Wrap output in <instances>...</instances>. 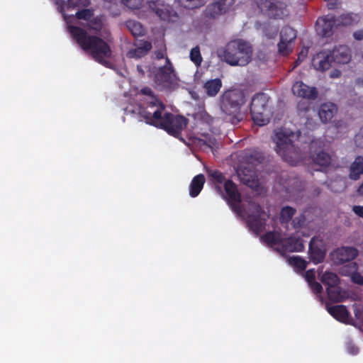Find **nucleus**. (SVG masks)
Masks as SVG:
<instances>
[{"instance_id": "f257e3e1", "label": "nucleus", "mask_w": 363, "mask_h": 363, "mask_svg": "<svg viewBox=\"0 0 363 363\" xmlns=\"http://www.w3.org/2000/svg\"><path fill=\"white\" fill-rule=\"evenodd\" d=\"M139 115L147 124L162 129L175 138H179L189 123L183 116L165 111L164 104L158 99L145 107H140Z\"/></svg>"}, {"instance_id": "f03ea898", "label": "nucleus", "mask_w": 363, "mask_h": 363, "mask_svg": "<svg viewBox=\"0 0 363 363\" xmlns=\"http://www.w3.org/2000/svg\"><path fill=\"white\" fill-rule=\"evenodd\" d=\"M68 30L73 39L84 51H89L92 57L99 63L106 65V59L111 57L112 51L109 45L96 35H90L86 30L75 26H69Z\"/></svg>"}, {"instance_id": "7ed1b4c3", "label": "nucleus", "mask_w": 363, "mask_h": 363, "mask_svg": "<svg viewBox=\"0 0 363 363\" xmlns=\"http://www.w3.org/2000/svg\"><path fill=\"white\" fill-rule=\"evenodd\" d=\"M245 103L242 91L237 89L225 91L219 97V107L225 115V119L233 125L238 124L243 119L241 108Z\"/></svg>"}, {"instance_id": "20e7f679", "label": "nucleus", "mask_w": 363, "mask_h": 363, "mask_svg": "<svg viewBox=\"0 0 363 363\" xmlns=\"http://www.w3.org/2000/svg\"><path fill=\"white\" fill-rule=\"evenodd\" d=\"M218 55L225 62L232 66H245L252 59V48L247 41L235 39L228 42L223 48L220 49Z\"/></svg>"}, {"instance_id": "39448f33", "label": "nucleus", "mask_w": 363, "mask_h": 363, "mask_svg": "<svg viewBox=\"0 0 363 363\" xmlns=\"http://www.w3.org/2000/svg\"><path fill=\"white\" fill-rule=\"evenodd\" d=\"M269 101V97L264 93H258L252 99L250 113L254 123L259 126L264 125L269 121L271 111Z\"/></svg>"}, {"instance_id": "423d86ee", "label": "nucleus", "mask_w": 363, "mask_h": 363, "mask_svg": "<svg viewBox=\"0 0 363 363\" xmlns=\"http://www.w3.org/2000/svg\"><path fill=\"white\" fill-rule=\"evenodd\" d=\"M293 138H294V132L286 128H280L277 130L273 138L276 143V152L286 161L291 157V154L296 152Z\"/></svg>"}, {"instance_id": "0eeeda50", "label": "nucleus", "mask_w": 363, "mask_h": 363, "mask_svg": "<svg viewBox=\"0 0 363 363\" xmlns=\"http://www.w3.org/2000/svg\"><path fill=\"white\" fill-rule=\"evenodd\" d=\"M248 211L247 226L255 235H258L265 229L268 216L265 214L259 203L252 201L249 203Z\"/></svg>"}, {"instance_id": "6e6552de", "label": "nucleus", "mask_w": 363, "mask_h": 363, "mask_svg": "<svg viewBox=\"0 0 363 363\" xmlns=\"http://www.w3.org/2000/svg\"><path fill=\"white\" fill-rule=\"evenodd\" d=\"M166 64L160 67L155 74V82L163 89L171 90L176 85V74L174 67L166 57Z\"/></svg>"}, {"instance_id": "1a4fd4ad", "label": "nucleus", "mask_w": 363, "mask_h": 363, "mask_svg": "<svg viewBox=\"0 0 363 363\" xmlns=\"http://www.w3.org/2000/svg\"><path fill=\"white\" fill-rule=\"evenodd\" d=\"M233 4L234 0H213L206 7L203 16L209 19H216L227 13Z\"/></svg>"}, {"instance_id": "9d476101", "label": "nucleus", "mask_w": 363, "mask_h": 363, "mask_svg": "<svg viewBox=\"0 0 363 363\" xmlns=\"http://www.w3.org/2000/svg\"><path fill=\"white\" fill-rule=\"evenodd\" d=\"M240 181L252 189L258 190L259 182L255 168L241 165L236 171Z\"/></svg>"}, {"instance_id": "9b49d317", "label": "nucleus", "mask_w": 363, "mask_h": 363, "mask_svg": "<svg viewBox=\"0 0 363 363\" xmlns=\"http://www.w3.org/2000/svg\"><path fill=\"white\" fill-rule=\"evenodd\" d=\"M224 189L233 211L238 214H241L242 213V208L240 206L241 196L236 184L232 180L228 179L224 183Z\"/></svg>"}, {"instance_id": "f8f14e48", "label": "nucleus", "mask_w": 363, "mask_h": 363, "mask_svg": "<svg viewBox=\"0 0 363 363\" xmlns=\"http://www.w3.org/2000/svg\"><path fill=\"white\" fill-rule=\"evenodd\" d=\"M332 259L337 265L353 261L358 256V251L353 247L337 248L332 254Z\"/></svg>"}, {"instance_id": "ddd939ff", "label": "nucleus", "mask_w": 363, "mask_h": 363, "mask_svg": "<svg viewBox=\"0 0 363 363\" xmlns=\"http://www.w3.org/2000/svg\"><path fill=\"white\" fill-rule=\"evenodd\" d=\"M261 12L270 18H281L283 15L280 4L272 0H255Z\"/></svg>"}, {"instance_id": "4468645a", "label": "nucleus", "mask_w": 363, "mask_h": 363, "mask_svg": "<svg viewBox=\"0 0 363 363\" xmlns=\"http://www.w3.org/2000/svg\"><path fill=\"white\" fill-rule=\"evenodd\" d=\"M304 249L303 240L296 235H291L288 238H282L280 248L277 249L281 253L301 252Z\"/></svg>"}, {"instance_id": "2eb2a0df", "label": "nucleus", "mask_w": 363, "mask_h": 363, "mask_svg": "<svg viewBox=\"0 0 363 363\" xmlns=\"http://www.w3.org/2000/svg\"><path fill=\"white\" fill-rule=\"evenodd\" d=\"M291 90L295 96L300 98L315 100L318 97V91L315 87H311L301 81L296 82Z\"/></svg>"}, {"instance_id": "dca6fc26", "label": "nucleus", "mask_w": 363, "mask_h": 363, "mask_svg": "<svg viewBox=\"0 0 363 363\" xmlns=\"http://www.w3.org/2000/svg\"><path fill=\"white\" fill-rule=\"evenodd\" d=\"M149 9L155 13L162 21H169L171 18V9L169 5L161 0L148 1Z\"/></svg>"}, {"instance_id": "f3484780", "label": "nucleus", "mask_w": 363, "mask_h": 363, "mask_svg": "<svg viewBox=\"0 0 363 363\" xmlns=\"http://www.w3.org/2000/svg\"><path fill=\"white\" fill-rule=\"evenodd\" d=\"M335 23L334 16H324L319 18L316 21V30L323 37H330L333 33V27Z\"/></svg>"}, {"instance_id": "a211bd4d", "label": "nucleus", "mask_w": 363, "mask_h": 363, "mask_svg": "<svg viewBox=\"0 0 363 363\" xmlns=\"http://www.w3.org/2000/svg\"><path fill=\"white\" fill-rule=\"evenodd\" d=\"M333 62L337 64H347L351 60V50L345 45L335 47L333 50H329Z\"/></svg>"}, {"instance_id": "6ab92c4d", "label": "nucleus", "mask_w": 363, "mask_h": 363, "mask_svg": "<svg viewBox=\"0 0 363 363\" xmlns=\"http://www.w3.org/2000/svg\"><path fill=\"white\" fill-rule=\"evenodd\" d=\"M333 60L329 50H323L317 53L313 59V66L319 71H325L331 67Z\"/></svg>"}, {"instance_id": "aec40b11", "label": "nucleus", "mask_w": 363, "mask_h": 363, "mask_svg": "<svg viewBox=\"0 0 363 363\" xmlns=\"http://www.w3.org/2000/svg\"><path fill=\"white\" fill-rule=\"evenodd\" d=\"M337 111V107L335 104L324 103L319 108L318 116L321 121L326 123L332 120Z\"/></svg>"}, {"instance_id": "412c9836", "label": "nucleus", "mask_w": 363, "mask_h": 363, "mask_svg": "<svg viewBox=\"0 0 363 363\" xmlns=\"http://www.w3.org/2000/svg\"><path fill=\"white\" fill-rule=\"evenodd\" d=\"M242 160L247 165H252L254 168L255 166L263 162L264 156L262 152L256 150H246L242 153Z\"/></svg>"}, {"instance_id": "4be33fe9", "label": "nucleus", "mask_w": 363, "mask_h": 363, "mask_svg": "<svg viewBox=\"0 0 363 363\" xmlns=\"http://www.w3.org/2000/svg\"><path fill=\"white\" fill-rule=\"evenodd\" d=\"M327 311L334 318L342 323H347L350 317L349 311L344 305L327 306Z\"/></svg>"}, {"instance_id": "5701e85b", "label": "nucleus", "mask_w": 363, "mask_h": 363, "mask_svg": "<svg viewBox=\"0 0 363 363\" xmlns=\"http://www.w3.org/2000/svg\"><path fill=\"white\" fill-rule=\"evenodd\" d=\"M282 235L278 231H269L260 237L261 240L267 245L274 247L278 246L280 248L282 241Z\"/></svg>"}, {"instance_id": "b1692460", "label": "nucleus", "mask_w": 363, "mask_h": 363, "mask_svg": "<svg viewBox=\"0 0 363 363\" xmlns=\"http://www.w3.org/2000/svg\"><path fill=\"white\" fill-rule=\"evenodd\" d=\"M205 183V177L202 174L195 176L189 185V195L194 198L196 197L202 190Z\"/></svg>"}, {"instance_id": "393cba45", "label": "nucleus", "mask_w": 363, "mask_h": 363, "mask_svg": "<svg viewBox=\"0 0 363 363\" xmlns=\"http://www.w3.org/2000/svg\"><path fill=\"white\" fill-rule=\"evenodd\" d=\"M222 87V81L219 78L206 81L203 84V89L210 97L216 96Z\"/></svg>"}, {"instance_id": "a878e982", "label": "nucleus", "mask_w": 363, "mask_h": 363, "mask_svg": "<svg viewBox=\"0 0 363 363\" xmlns=\"http://www.w3.org/2000/svg\"><path fill=\"white\" fill-rule=\"evenodd\" d=\"M363 174V157L357 156L351 164L349 177L352 180H357Z\"/></svg>"}, {"instance_id": "bb28decb", "label": "nucleus", "mask_w": 363, "mask_h": 363, "mask_svg": "<svg viewBox=\"0 0 363 363\" xmlns=\"http://www.w3.org/2000/svg\"><path fill=\"white\" fill-rule=\"evenodd\" d=\"M152 49V44L150 42L145 40L143 41L140 46L133 49L128 52V56L130 57L140 58Z\"/></svg>"}, {"instance_id": "cd10ccee", "label": "nucleus", "mask_w": 363, "mask_h": 363, "mask_svg": "<svg viewBox=\"0 0 363 363\" xmlns=\"http://www.w3.org/2000/svg\"><path fill=\"white\" fill-rule=\"evenodd\" d=\"M327 294L329 300L335 303H340L343 301L345 294L339 285H335L332 287H327Z\"/></svg>"}, {"instance_id": "c85d7f7f", "label": "nucleus", "mask_w": 363, "mask_h": 363, "mask_svg": "<svg viewBox=\"0 0 363 363\" xmlns=\"http://www.w3.org/2000/svg\"><path fill=\"white\" fill-rule=\"evenodd\" d=\"M321 282L327 287L339 285L340 279L335 273L325 272L320 277Z\"/></svg>"}, {"instance_id": "c756f323", "label": "nucleus", "mask_w": 363, "mask_h": 363, "mask_svg": "<svg viewBox=\"0 0 363 363\" xmlns=\"http://www.w3.org/2000/svg\"><path fill=\"white\" fill-rule=\"evenodd\" d=\"M309 255L311 259L315 264L322 262L325 258V252L318 247L313 246L312 240L309 244Z\"/></svg>"}, {"instance_id": "7c9ffc66", "label": "nucleus", "mask_w": 363, "mask_h": 363, "mask_svg": "<svg viewBox=\"0 0 363 363\" xmlns=\"http://www.w3.org/2000/svg\"><path fill=\"white\" fill-rule=\"evenodd\" d=\"M104 20L103 16H92L87 23V27L96 33H99L104 29Z\"/></svg>"}, {"instance_id": "2f4dec72", "label": "nucleus", "mask_w": 363, "mask_h": 363, "mask_svg": "<svg viewBox=\"0 0 363 363\" xmlns=\"http://www.w3.org/2000/svg\"><path fill=\"white\" fill-rule=\"evenodd\" d=\"M208 174L211 178V181L216 184V188L218 191L222 193L221 187L219 186L220 184H224L225 180V175L218 170H208Z\"/></svg>"}, {"instance_id": "473e14b6", "label": "nucleus", "mask_w": 363, "mask_h": 363, "mask_svg": "<svg viewBox=\"0 0 363 363\" xmlns=\"http://www.w3.org/2000/svg\"><path fill=\"white\" fill-rule=\"evenodd\" d=\"M126 26L134 36H142L145 35V28L140 22L129 20L126 22Z\"/></svg>"}, {"instance_id": "72a5a7b5", "label": "nucleus", "mask_w": 363, "mask_h": 363, "mask_svg": "<svg viewBox=\"0 0 363 363\" xmlns=\"http://www.w3.org/2000/svg\"><path fill=\"white\" fill-rule=\"evenodd\" d=\"M296 38V30L290 26H284L280 31V39L292 43Z\"/></svg>"}, {"instance_id": "f704fd0d", "label": "nucleus", "mask_w": 363, "mask_h": 363, "mask_svg": "<svg viewBox=\"0 0 363 363\" xmlns=\"http://www.w3.org/2000/svg\"><path fill=\"white\" fill-rule=\"evenodd\" d=\"M289 263L294 267L296 272H303L307 267L306 260L298 256H293L289 258Z\"/></svg>"}, {"instance_id": "c9c22d12", "label": "nucleus", "mask_w": 363, "mask_h": 363, "mask_svg": "<svg viewBox=\"0 0 363 363\" xmlns=\"http://www.w3.org/2000/svg\"><path fill=\"white\" fill-rule=\"evenodd\" d=\"M313 160L317 164L326 167L331 163V157L328 153L320 151L315 155Z\"/></svg>"}, {"instance_id": "e433bc0d", "label": "nucleus", "mask_w": 363, "mask_h": 363, "mask_svg": "<svg viewBox=\"0 0 363 363\" xmlns=\"http://www.w3.org/2000/svg\"><path fill=\"white\" fill-rule=\"evenodd\" d=\"M342 267L340 269V273L342 276L350 277L355 271L358 270V264L353 261L342 264Z\"/></svg>"}, {"instance_id": "4c0bfd02", "label": "nucleus", "mask_w": 363, "mask_h": 363, "mask_svg": "<svg viewBox=\"0 0 363 363\" xmlns=\"http://www.w3.org/2000/svg\"><path fill=\"white\" fill-rule=\"evenodd\" d=\"M182 7L187 9H195L203 6L205 4L203 0H176Z\"/></svg>"}, {"instance_id": "58836bf2", "label": "nucleus", "mask_w": 363, "mask_h": 363, "mask_svg": "<svg viewBox=\"0 0 363 363\" xmlns=\"http://www.w3.org/2000/svg\"><path fill=\"white\" fill-rule=\"evenodd\" d=\"M296 213V209L291 206L283 207L280 212V221L281 223H288Z\"/></svg>"}, {"instance_id": "ea45409f", "label": "nucleus", "mask_w": 363, "mask_h": 363, "mask_svg": "<svg viewBox=\"0 0 363 363\" xmlns=\"http://www.w3.org/2000/svg\"><path fill=\"white\" fill-rule=\"evenodd\" d=\"M90 4L89 0H68L67 3V9H82L88 6Z\"/></svg>"}, {"instance_id": "a19ab883", "label": "nucleus", "mask_w": 363, "mask_h": 363, "mask_svg": "<svg viewBox=\"0 0 363 363\" xmlns=\"http://www.w3.org/2000/svg\"><path fill=\"white\" fill-rule=\"evenodd\" d=\"M278 51L282 55H288L292 52L291 43L280 39L277 45Z\"/></svg>"}, {"instance_id": "79ce46f5", "label": "nucleus", "mask_w": 363, "mask_h": 363, "mask_svg": "<svg viewBox=\"0 0 363 363\" xmlns=\"http://www.w3.org/2000/svg\"><path fill=\"white\" fill-rule=\"evenodd\" d=\"M94 16V12L91 9L82 8L79 9L76 13L75 16L79 20H85L88 22Z\"/></svg>"}, {"instance_id": "37998d69", "label": "nucleus", "mask_w": 363, "mask_h": 363, "mask_svg": "<svg viewBox=\"0 0 363 363\" xmlns=\"http://www.w3.org/2000/svg\"><path fill=\"white\" fill-rule=\"evenodd\" d=\"M190 59L196 65L199 66L201 65L202 57L199 46H196L191 50Z\"/></svg>"}, {"instance_id": "c03bdc74", "label": "nucleus", "mask_w": 363, "mask_h": 363, "mask_svg": "<svg viewBox=\"0 0 363 363\" xmlns=\"http://www.w3.org/2000/svg\"><path fill=\"white\" fill-rule=\"evenodd\" d=\"M143 0H123V4L131 9H138Z\"/></svg>"}, {"instance_id": "a18cd8bd", "label": "nucleus", "mask_w": 363, "mask_h": 363, "mask_svg": "<svg viewBox=\"0 0 363 363\" xmlns=\"http://www.w3.org/2000/svg\"><path fill=\"white\" fill-rule=\"evenodd\" d=\"M306 222V217L304 214H301L300 216L294 218L292 220V225L294 228H298L302 227Z\"/></svg>"}, {"instance_id": "49530a36", "label": "nucleus", "mask_w": 363, "mask_h": 363, "mask_svg": "<svg viewBox=\"0 0 363 363\" xmlns=\"http://www.w3.org/2000/svg\"><path fill=\"white\" fill-rule=\"evenodd\" d=\"M308 286H310L312 291L315 294H320L323 291L322 285L317 282L315 280L308 283Z\"/></svg>"}, {"instance_id": "de8ad7c7", "label": "nucleus", "mask_w": 363, "mask_h": 363, "mask_svg": "<svg viewBox=\"0 0 363 363\" xmlns=\"http://www.w3.org/2000/svg\"><path fill=\"white\" fill-rule=\"evenodd\" d=\"M354 143L357 147L363 148V128H361L359 130V132L355 135L354 138Z\"/></svg>"}, {"instance_id": "09e8293b", "label": "nucleus", "mask_w": 363, "mask_h": 363, "mask_svg": "<svg viewBox=\"0 0 363 363\" xmlns=\"http://www.w3.org/2000/svg\"><path fill=\"white\" fill-rule=\"evenodd\" d=\"M350 278L353 283L363 285V277L357 271H355V272L350 276Z\"/></svg>"}, {"instance_id": "8fccbe9b", "label": "nucleus", "mask_w": 363, "mask_h": 363, "mask_svg": "<svg viewBox=\"0 0 363 363\" xmlns=\"http://www.w3.org/2000/svg\"><path fill=\"white\" fill-rule=\"evenodd\" d=\"M305 279L306 281L308 283H311L313 281L315 280V271L314 269H311L307 270L305 272Z\"/></svg>"}, {"instance_id": "3c124183", "label": "nucleus", "mask_w": 363, "mask_h": 363, "mask_svg": "<svg viewBox=\"0 0 363 363\" xmlns=\"http://www.w3.org/2000/svg\"><path fill=\"white\" fill-rule=\"evenodd\" d=\"M201 119L208 125H212L214 122V118L207 112H203L201 113Z\"/></svg>"}, {"instance_id": "603ef678", "label": "nucleus", "mask_w": 363, "mask_h": 363, "mask_svg": "<svg viewBox=\"0 0 363 363\" xmlns=\"http://www.w3.org/2000/svg\"><path fill=\"white\" fill-rule=\"evenodd\" d=\"M140 92H141L143 94H144V95H146V96H149L153 97V98H154V99H153V101H155V100L157 99H155V98L154 97V93H153L152 90L150 87H148V86H146V87L143 88V89L140 90Z\"/></svg>"}, {"instance_id": "864d4df0", "label": "nucleus", "mask_w": 363, "mask_h": 363, "mask_svg": "<svg viewBox=\"0 0 363 363\" xmlns=\"http://www.w3.org/2000/svg\"><path fill=\"white\" fill-rule=\"evenodd\" d=\"M352 211L356 215L363 218V206H354Z\"/></svg>"}, {"instance_id": "5fc2aeb1", "label": "nucleus", "mask_w": 363, "mask_h": 363, "mask_svg": "<svg viewBox=\"0 0 363 363\" xmlns=\"http://www.w3.org/2000/svg\"><path fill=\"white\" fill-rule=\"evenodd\" d=\"M353 37L357 40H363V28L357 30L353 33Z\"/></svg>"}, {"instance_id": "6e6d98bb", "label": "nucleus", "mask_w": 363, "mask_h": 363, "mask_svg": "<svg viewBox=\"0 0 363 363\" xmlns=\"http://www.w3.org/2000/svg\"><path fill=\"white\" fill-rule=\"evenodd\" d=\"M347 350L352 354H357L359 352L358 347L353 345H349L347 346Z\"/></svg>"}, {"instance_id": "4d7b16f0", "label": "nucleus", "mask_w": 363, "mask_h": 363, "mask_svg": "<svg viewBox=\"0 0 363 363\" xmlns=\"http://www.w3.org/2000/svg\"><path fill=\"white\" fill-rule=\"evenodd\" d=\"M298 108L300 111L307 112L310 108V106L307 105L304 106V103H298Z\"/></svg>"}, {"instance_id": "13d9d810", "label": "nucleus", "mask_w": 363, "mask_h": 363, "mask_svg": "<svg viewBox=\"0 0 363 363\" xmlns=\"http://www.w3.org/2000/svg\"><path fill=\"white\" fill-rule=\"evenodd\" d=\"M354 315L357 319L363 321V312L360 309L356 308L354 310Z\"/></svg>"}, {"instance_id": "bf43d9fd", "label": "nucleus", "mask_w": 363, "mask_h": 363, "mask_svg": "<svg viewBox=\"0 0 363 363\" xmlns=\"http://www.w3.org/2000/svg\"><path fill=\"white\" fill-rule=\"evenodd\" d=\"M164 52L162 50H157L155 52L156 58L158 60L163 59L164 57Z\"/></svg>"}, {"instance_id": "052dcab7", "label": "nucleus", "mask_w": 363, "mask_h": 363, "mask_svg": "<svg viewBox=\"0 0 363 363\" xmlns=\"http://www.w3.org/2000/svg\"><path fill=\"white\" fill-rule=\"evenodd\" d=\"M341 75V72L339 70H335L330 74L332 78L339 77Z\"/></svg>"}, {"instance_id": "680f3d73", "label": "nucleus", "mask_w": 363, "mask_h": 363, "mask_svg": "<svg viewBox=\"0 0 363 363\" xmlns=\"http://www.w3.org/2000/svg\"><path fill=\"white\" fill-rule=\"evenodd\" d=\"M355 84L358 86H363V79L357 78L355 81Z\"/></svg>"}, {"instance_id": "e2e57ef3", "label": "nucleus", "mask_w": 363, "mask_h": 363, "mask_svg": "<svg viewBox=\"0 0 363 363\" xmlns=\"http://www.w3.org/2000/svg\"><path fill=\"white\" fill-rule=\"evenodd\" d=\"M329 9H333L336 7V3L335 2H330L328 5Z\"/></svg>"}, {"instance_id": "0e129e2a", "label": "nucleus", "mask_w": 363, "mask_h": 363, "mask_svg": "<svg viewBox=\"0 0 363 363\" xmlns=\"http://www.w3.org/2000/svg\"><path fill=\"white\" fill-rule=\"evenodd\" d=\"M120 15V11L118 10L117 11H114L113 13H112V16L116 17V16H118Z\"/></svg>"}, {"instance_id": "69168bd1", "label": "nucleus", "mask_w": 363, "mask_h": 363, "mask_svg": "<svg viewBox=\"0 0 363 363\" xmlns=\"http://www.w3.org/2000/svg\"><path fill=\"white\" fill-rule=\"evenodd\" d=\"M120 15V11L118 10L117 11H114L113 13H112V16L116 17V16H118Z\"/></svg>"}, {"instance_id": "338daca9", "label": "nucleus", "mask_w": 363, "mask_h": 363, "mask_svg": "<svg viewBox=\"0 0 363 363\" xmlns=\"http://www.w3.org/2000/svg\"><path fill=\"white\" fill-rule=\"evenodd\" d=\"M302 57H303V55H301V53H300V54L298 55V60H300V59H301V58H302Z\"/></svg>"}, {"instance_id": "774afa93", "label": "nucleus", "mask_w": 363, "mask_h": 363, "mask_svg": "<svg viewBox=\"0 0 363 363\" xmlns=\"http://www.w3.org/2000/svg\"><path fill=\"white\" fill-rule=\"evenodd\" d=\"M302 57H303V55H301V53H300V54L298 55V60H300V59H301V58H302Z\"/></svg>"}]
</instances>
